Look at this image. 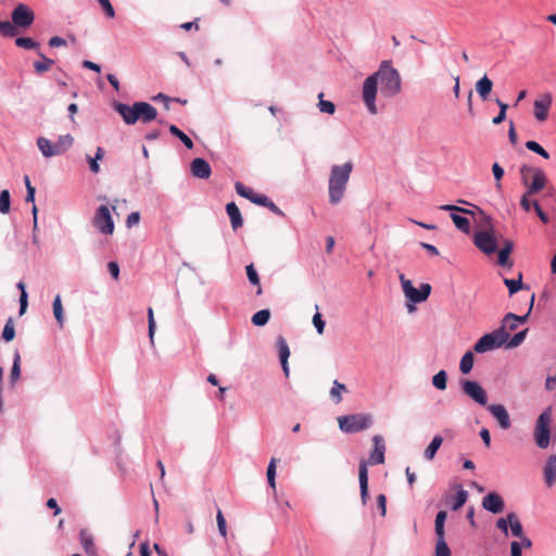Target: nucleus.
<instances>
[{"mask_svg":"<svg viewBox=\"0 0 556 556\" xmlns=\"http://www.w3.org/2000/svg\"><path fill=\"white\" fill-rule=\"evenodd\" d=\"M533 303H534V294L531 295V300H530V306H529V309L528 312L525 314V315H516L514 313H507L504 317H503V320H502V325H505L510 321V320H515V323H517V325L519 326L520 324H525L530 314H531V311H532V307H533Z\"/></svg>","mask_w":556,"mask_h":556,"instance_id":"nucleus-25","label":"nucleus"},{"mask_svg":"<svg viewBox=\"0 0 556 556\" xmlns=\"http://www.w3.org/2000/svg\"><path fill=\"white\" fill-rule=\"evenodd\" d=\"M226 213L229 216L230 224L233 230L241 228L243 225V217L238 205L235 202H229L226 204Z\"/></svg>","mask_w":556,"mask_h":556,"instance_id":"nucleus-20","label":"nucleus"},{"mask_svg":"<svg viewBox=\"0 0 556 556\" xmlns=\"http://www.w3.org/2000/svg\"><path fill=\"white\" fill-rule=\"evenodd\" d=\"M104 156V150L103 148L101 147H98L97 149V152H96V155L92 157L90 156L89 154L86 155V160L89 164V169L93 173V174H98L100 172V165H99V161L102 160Z\"/></svg>","mask_w":556,"mask_h":556,"instance_id":"nucleus-32","label":"nucleus"},{"mask_svg":"<svg viewBox=\"0 0 556 556\" xmlns=\"http://www.w3.org/2000/svg\"><path fill=\"white\" fill-rule=\"evenodd\" d=\"M378 84L380 91L384 97H393L401 91V76L390 61H382L379 70L368 76L363 85V100L371 114L377 113L376 94Z\"/></svg>","mask_w":556,"mask_h":556,"instance_id":"nucleus-1","label":"nucleus"},{"mask_svg":"<svg viewBox=\"0 0 556 556\" xmlns=\"http://www.w3.org/2000/svg\"><path fill=\"white\" fill-rule=\"evenodd\" d=\"M313 324L317 332L321 334L325 330L326 321L323 319V316L318 312L313 316Z\"/></svg>","mask_w":556,"mask_h":556,"instance_id":"nucleus-56","label":"nucleus"},{"mask_svg":"<svg viewBox=\"0 0 556 556\" xmlns=\"http://www.w3.org/2000/svg\"><path fill=\"white\" fill-rule=\"evenodd\" d=\"M277 348L280 363H286V361H288L290 356V349L286 339L282 336L277 337Z\"/></svg>","mask_w":556,"mask_h":556,"instance_id":"nucleus-37","label":"nucleus"},{"mask_svg":"<svg viewBox=\"0 0 556 556\" xmlns=\"http://www.w3.org/2000/svg\"><path fill=\"white\" fill-rule=\"evenodd\" d=\"M377 508L380 511L382 517L387 514V496L384 494H379L377 496Z\"/></svg>","mask_w":556,"mask_h":556,"instance_id":"nucleus-60","label":"nucleus"},{"mask_svg":"<svg viewBox=\"0 0 556 556\" xmlns=\"http://www.w3.org/2000/svg\"><path fill=\"white\" fill-rule=\"evenodd\" d=\"M482 507L492 514H500L505 508L503 497L496 492H490L482 498Z\"/></svg>","mask_w":556,"mask_h":556,"instance_id":"nucleus-16","label":"nucleus"},{"mask_svg":"<svg viewBox=\"0 0 556 556\" xmlns=\"http://www.w3.org/2000/svg\"><path fill=\"white\" fill-rule=\"evenodd\" d=\"M369 462L362 459L358 466V482L359 493L363 505H366L369 493H368V467Z\"/></svg>","mask_w":556,"mask_h":556,"instance_id":"nucleus-17","label":"nucleus"},{"mask_svg":"<svg viewBox=\"0 0 556 556\" xmlns=\"http://www.w3.org/2000/svg\"><path fill=\"white\" fill-rule=\"evenodd\" d=\"M451 218L458 230H460L465 233H469L470 220L467 217L462 216L457 213H452Z\"/></svg>","mask_w":556,"mask_h":556,"instance_id":"nucleus-36","label":"nucleus"},{"mask_svg":"<svg viewBox=\"0 0 556 556\" xmlns=\"http://www.w3.org/2000/svg\"><path fill=\"white\" fill-rule=\"evenodd\" d=\"M270 311L268 308H263L253 314L251 321L256 327H264L270 319Z\"/></svg>","mask_w":556,"mask_h":556,"instance_id":"nucleus-30","label":"nucleus"},{"mask_svg":"<svg viewBox=\"0 0 556 556\" xmlns=\"http://www.w3.org/2000/svg\"><path fill=\"white\" fill-rule=\"evenodd\" d=\"M108 270L110 273V275L112 276V278L114 279H118L119 277V266L116 262H110L108 264Z\"/></svg>","mask_w":556,"mask_h":556,"instance_id":"nucleus-64","label":"nucleus"},{"mask_svg":"<svg viewBox=\"0 0 556 556\" xmlns=\"http://www.w3.org/2000/svg\"><path fill=\"white\" fill-rule=\"evenodd\" d=\"M521 279H522L521 274H519L518 279L504 278V283L507 287L508 293L510 296L525 288L529 289V287H525Z\"/></svg>","mask_w":556,"mask_h":556,"instance_id":"nucleus-33","label":"nucleus"},{"mask_svg":"<svg viewBox=\"0 0 556 556\" xmlns=\"http://www.w3.org/2000/svg\"><path fill=\"white\" fill-rule=\"evenodd\" d=\"M551 407H547L536 419L534 441L540 448H547L551 443Z\"/></svg>","mask_w":556,"mask_h":556,"instance_id":"nucleus-7","label":"nucleus"},{"mask_svg":"<svg viewBox=\"0 0 556 556\" xmlns=\"http://www.w3.org/2000/svg\"><path fill=\"white\" fill-rule=\"evenodd\" d=\"M447 518L445 510H439L434 520V532L435 535H445L444 526Z\"/></svg>","mask_w":556,"mask_h":556,"instance_id":"nucleus-41","label":"nucleus"},{"mask_svg":"<svg viewBox=\"0 0 556 556\" xmlns=\"http://www.w3.org/2000/svg\"><path fill=\"white\" fill-rule=\"evenodd\" d=\"M532 206H533L538 217L540 218V220L543 224H548L549 218H548L547 214L542 210V207L540 206V204H539V202L536 200H534L532 202Z\"/></svg>","mask_w":556,"mask_h":556,"instance_id":"nucleus-57","label":"nucleus"},{"mask_svg":"<svg viewBox=\"0 0 556 556\" xmlns=\"http://www.w3.org/2000/svg\"><path fill=\"white\" fill-rule=\"evenodd\" d=\"M528 333V328L515 333L513 337L509 336L508 340L504 345L507 349H514L522 344Z\"/></svg>","mask_w":556,"mask_h":556,"instance_id":"nucleus-39","label":"nucleus"},{"mask_svg":"<svg viewBox=\"0 0 556 556\" xmlns=\"http://www.w3.org/2000/svg\"><path fill=\"white\" fill-rule=\"evenodd\" d=\"M93 227L102 235L111 236L114 232L115 224L106 205H100L92 218Z\"/></svg>","mask_w":556,"mask_h":556,"instance_id":"nucleus-8","label":"nucleus"},{"mask_svg":"<svg viewBox=\"0 0 556 556\" xmlns=\"http://www.w3.org/2000/svg\"><path fill=\"white\" fill-rule=\"evenodd\" d=\"M17 289L21 290V294H20V315L22 316L26 309H27V306H28V294L26 292V286L23 281H18L17 285H16Z\"/></svg>","mask_w":556,"mask_h":556,"instance_id":"nucleus-43","label":"nucleus"},{"mask_svg":"<svg viewBox=\"0 0 556 556\" xmlns=\"http://www.w3.org/2000/svg\"><path fill=\"white\" fill-rule=\"evenodd\" d=\"M318 108L321 112L327 114H333L336 111V106L331 101L323 99V93L319 94Z\"/></svg>","mask_w":556,"mask_h":556,"instance_id":"nucleus-54","label":"nucleus"},{"mask_svg":"<svg viewBox=\"0 0 556 556\" xmlns=\"http://www.w3.org/2000/svg\"><path fill=\"white\" fill-rule=\"evenodd\" d=\"M115 110L126 124H135L138 121L149 123L157 116L156 109L148 102H136L132 105L116 103Z\"/></svg>","mask_w":556,"mask_h":556,"instance_id":"nucleus-3","label":"nucleus"},{"mask_svg":"<svg viewBox=\"0 0 556 556\" xmlns=\"http://www.w3.org/2000/svg\"><path fill=\"white\" fill-rule=\"evenodd\" d=\"M443 443V438L440 434H435L429 445L424 452V457L428 460H432Z\"/></svg>","mask_w":556,"mask_h":556,"instance_id":"nucleus-27","label":"nucleus"},{"mask_svg":"<svg viewBox=\"0 0 556 556\" xmlns=\"http://www.w3.org/2000/svg\"><path fill=\"white\" fill-rule=\"evenodd\" d=\"M276 470H277V459L275 457H273L269 460V464L267 466L266 476H267L268 485L273 489L274 492L276 491Z\"/></svg>","mask_w":556,"mask_h":556,"instance_id":"nucleus-40","label":"nucleus"},{"mask_svg":"<svg viewBox=\"0 0 556 556\" xmlns=\"http://www.w3.org/2000/svg\"><path fill=\"white\" fill-rule=\"evenodd\" d=\"M544 481L547 486H552L556 481V455L548 456L544 466Z\"/></svg>","mask_w":556,"mask_h":556,"instance_id":"nucleus-21","label":"nucleus"},{"mask_svg":"<svg viewBox=\"0 0 556 556\" xmlns=\"http://www.w3.org/2000/svg\"><path fill=\"white\" fill-rule=\"evenodd\" d=\"M52 308H53V315H54V318H55L58 325L60 326V328H63L64 311H63L62 300H61L60 294L55 295L53 303H52Z\"/></svg>","mask_w":556,"mask_h":556,"instance_id":"nucleus-29","label":"nucleus"},{"mask_svg":"<svg viewBox=\"0 0 556 556\" xmlns=\"http://www.w3.org/2000/svg\"><path fill=\"white\" fill-rule=\"evenodd\" d=\"M15 45L20 48L24 49H36L38 47V42L29 37H18L15 40Z\"/></svg>","mask_w":556,"mask_h":556,"instance_id":"nucleus-53","label":"nucleus"},{"mask_svg":"<svg viewBox=\"0 0 556 556\" xmlns=\"http://www.w3.org/2000/svg\"><path fill=\"white\" fill-rule=\"evenodd\" d=\"M493 83L486 75L480 78L476 84V90L483 101L489 99Z\"/></svg>","mask_w":556,"mask_h":556,"instance_id":"nucleus-24","label":"nucleus"},{"mask_svg":"<svg viewBox=\"0 0 556 556\" xmlns=\"http://www.w3.org/2000/svg\"><path fill=\"white\" fill-rule=\"evenodd\" d=\"M346 391V387L344 383L334 380L332 383V388L330 390V396L336 404H339L342 401L341 392Z\"/></svg>","mask_w":556,"mask_h":556,"instance_id":"nucleus-45","label":"nucleus"},{"mask_svg":"<svg viewBox=\"0 0 556 556\" xmlns=\"http://www.w3.org/2000/svg\"><path fill=\"white\" fill-rule=\"evenodd\" d=\"M509 333L505 330V325H502L496 330L483 334L473 345L476 353H485L494 349L501 348L507 342Z\"/></svg>","mask_w":556,"mask_h":556,"instance_id":"nucleus-6","label":"nucleus"},{"mask_svg":"<svg viewBox=\"0 0 556 556\" xmlns=\"http://www.w3.org/2000/svg\"><path fill=\"white\" fill-rule=\"evenodd\" d=\"M269 198L266 195V194H263V193H254L251 202L253 204H256L258 206H264L267 205V203L269 202Z\"/></svg>","mask_w":556,"mask_h":556,"instance_id":"nucleus-59","label":"nucleus"},{"mask_svg":"<svg viewBox=\"0 0 556 556\" xmlns=\"http://www.w3.org/2000/svg\"><path fill=\"white\" fill-rule=\"evenodd\" d=\"M245 271H247V277H248L250 283L257 287L256 294L261 295L262 294V287H261L260 276H258V273L255 269L254 265L253 264H249L245 267Z\"/></svg>","mask_w":556,"mask_h":556,"instance_id":"nucleus-34","label":"nucleus"},{"mask_svg":"<svg viewBox=\"0 0 556 556\" xmlns=\"http://www.w3.org/2000/svg\"><path fill=\"white\" fill-rule=\"evenodd\" d=\"M486 409L496 419L498 426L507 430L511 427V420L506 407L502 404H490L486 405Z\"/></svg>","mask_w":556,"mask_h":556,"instance_id":"nucleus-14","label":"nucleus"},{"mask_svg":"<svg viewBox=\"0 0 556 556\" xmlns=\"http://www.w3.org/2000/svg\"><path fill=\"white\" fill-rule=\"evenodd\" d=\"M101 8L103 9V11L105 12V14L109 16V17H114L115 15V11H114V8L112 7L110 0H98Z\"/></svg>","mask_w":556,"mask_h":556,"instance_id":"nucleus-61","label":"nucleus"},{"mask_svg":"<svg viewBox=\"0 0 556 556\" xmlns=\"http://www.w3.org/2000/svg\"><path fill=\"white\" fill-rule=\"evenodd\" d=\"M545 184H546L545 173L542 169H536L533 175L532 182L528 187V190H527L528 194L538 193L545 187Z\"/></svg>","mask_w":556,"mask_h":556,"instance_id":"nucleus-22","label":"nucleus"},{"mask_svg":"<svg viewBox=\"0 0 556 556\" xmlns=\"http://www.w3.org/2000/svg\"><path fill=\"white\" fill-rule=\"evenodd\" d=\"M507 520L509 521V529L511 532V535L515 538H521L523 532V526L521 521L519 520L518 516L515 513H508L507 514Z\"/></svg>","mask_w":556,"mask_h":556,"instance_id":"nucleus-26","label":"nucleus"},{"mask_svg":"<svg viewBox=\"0 0 556 556\" xmlns=\"http://www.w3.org/2000/svg\"><path fill=\"white\" fill-rule=\"evenodd\" d=\"M38 55L42 59V61L35 62L34 68L37 74L41 75L52 67V65L54 64V61L52 59L45 56L40 51H38Z\"/></svg>","mask_w":556,"mask_h":556,"instance_id":"nucleus-38","label":"nucleus"},{"mask_svg":"<svg viewBox=\"0 0 556 556\" xmlns=\"http://www.w3.org/2000/svg\"><path fill=\"white\" fill-rule=\"evenodd\" d=\"M12 22L16 27H29L35 20L34 11L24 3H18L11 14Z\"/></svg>","mask_w":556,"mask_h":556,"instance_id":"nucleus-11","label":"nucleus"},{"mask_svg":"<svg viewBox=\"0 0 556 556\" xmlns=\"http://www.w3.org/2000/svg\"><path fill=\"white\" fill-rule=\"evenodd\" d=\"M402 289L407 300V308L408 312L415 311V304L425 302L430 293L431 286L429 283H421L417 289L413 286V282L408 279H405L404 275L400 276Z\"/></svg>","mask_w":556,"mask_h":556,"instance_id":"nucleus-5","label":"nucleus"},{"mask_svg":"<svg viewBox=\"0 0 556 556\" xmlns=\"http://www.w3.org/2000/svg\"><path fill=\"white\" fill-rule=\"evenodd\" d=\"M11 208V195L9 190L4 189L0 192V213L8 214Z\"/></svg>","mask_w":556,"mask_h":556,"instance_id":"nucleus-47","label":"nucleus"},{"mask_svg":"<svg viewBox=\"0 0 556 556\" xmlns=\"http://www.w3.org/2000/svg\"><path fill=\"white\" fill-rule=\"evenodd\" d=\"M492 173L495 179V187L497 190H500L502 188L501 181L505 174L504 168L500 165L498 162H494V164L492 165Z\"/></svg>","mask_w":556,"mask_h":556,"instance_id":"nucleus-51","label":"nucleus"},{"mask_svg":"<svg viewBox=\"0 0 556 556\" xmlns=\"http://www.w3.org/2000/svg\"><path fill=\"white\" fill-rule=\"evenodd\" d=\"M473 362H475L473 352L467 351L460 358V363H459L460 372L464 375L469 374L472 370Z\"/></svg>","mask_w":556,"mask_h":556,"instance_id":"nucleus-31","label":"nucleus"},{"mask_svg":"<svg viewBox=\"0 0 556 556\" xmlns=\"http://www.w3.org/2000/svg\"><path fill=\"white\" fill-rule=\"evenodd\" d=\"M526 147L528 150L540 154L544 159L549 157V154L547 153V151L541 144H539L538 141H526Z\"/></svg>","mask_w":556,"mask_h":556,"instance_id":"nucleus-52","label":"nucleus"},{"mask_svg":"<svg viewBox=\"0 0 556 556\" xmlns=\"http://www.w3.org/2000/svg\"><path fill=\"white\" fill-rule=\"evenodd\" d=\"M432 386L443 391L446 389L447 386V372L444 369L439 370L433 377H432Z\"/></svg>","mask_w":556,"mask_h":556,"instance_id":"nucleus-42","label":"nucleus"},{"mask_svg":"<svg viewBox=\"0 0 556 556\" xmlns=\"http://www.w3.org/2000/svg\"><path fill=\"white\" fill-rule=\"evenodd\" d=\"M38 149L45 157H51L65 153L73 141H36Z\"/></svg>","mask_w":556,"mask_h":556,"instance_id":"nucleus-12","label":"nucleus"},{"mask_svg":"<svg viewBox=\"0 0 556 556\" xmlns=\"http://www.w3.org/2000/svg\"><path fill=\"white\" fill-rule=\"evenodd\" d=\"M235 189L240 197L248 199L250 202L255 193L253 189L247 187L240 181L235 184Z\"/></svg>","mask_w":556,"mask_h":556,"instance_id":"nucleus-48","label":"nucleus"},{"mask_svg":"<svg viewBox=\"0 0 556 556\" xmlns=\"http://www.w3.org/2000/svg\"><path fill=\"white\" fill-rule=\"evenodd\" d=\"M514 250V242L509 239L504 240L503 247L497 248V264L502 267H511L510 253Z\"/></svg>","mask_w":556,"mask_h":556,"instance_id":"nucleus-19","label":"nucleus"},{"mask_svg":"<svg viewBox=\"0 0 556 556\" xmlns=\"http://www.w3.org/2000/svg\"><path fill=\"white\" fill-rule=\"evenodd\" d=\"M496 528L501 530L505 535H508L509 521L506 517H501L496 520Z\"/></svg>","mask_w":556,"mask_h":556,"instance_id":"nucleus-63","label":"nucleus"},{"mask_svg":"<svg viewBox=\"0 0 556 556\" xmlns=\"http://www.w3.org/2000/svg\"><path fill=\"white\" fill-rule=\"evenodd\" d=\"M79 541L88 556H92L96 554V546L93 542V536L86 529H81L79 531Z\"/></svg>","mask_w":556,"mask_h":556,"instance_id":"nucleus-23","label":"nucleus"},{"mask_svg":"<svg viewBox=\"0 0 556 556\" xmlns=\"http://www.w3.org/2000/svg\"><path fill=\"white\" fill-rule=\"evenodd\" d=\"M147 316H148V336H149L151 344H153L154 343V333L156 330V324H155V319H154L153 308L151 306L148 307V309H147Z\"/></svg>","mask_w":556,"mask_h":556,"instance_id":"nucleus-46","label":"nucleus"},{"mask_svg":"<svg viewBox=\"0 0 556 556\" xmlns=\"http://www.w3.org/2000/svg\"><path fill=\"white\" fill-rule=\"evenodd\" d=\"M473 244L485 255L494 254L497 251V239L493 228L476 231Z\"/></svg>","mask_w":556,"mask_h":556,"instance_id":"nucleus-9","label":"nucleus"},{"mask_svg":"<svg viewBox=\"0 0 556 556\" xmlns=\"http://www.w3.org/2000/svg\"><path fill=\"white\" fill-rule=\"evenodd\" d=\"M15 338V328L12 318H9L2 330V339L10 342Z\"/></svg>","mask_w":556,"mask_h":556,"instance_id":"nucleus-49","label":"nucleus"},{"mask_svg":"<svg viewBox=\"0 0 556 556\" xmlns=\"http://www.w3.org/2000/svg\"><path fill=\"white\" fill-rule=\"evenodd\" d=\"M139 222H140V213L131 212L126 218V226L128 228H131L132 226L138 225Z\"/></svg>","mask_w":556,"mask_h":556,"instance_id":"nucleus-62","label":"nucleus"},{"mask_svg":"<svg viewBox=\"0 0 556 556\" xmlns=\"http://www.w3.org/2000/svg\"><path fill=\"white\" fill-rule=\"evenodd\" d=\"M374 448L367 459L370 465H380L384 463L386 444L382 435L375 434L372 437Z\"/></svg>","mask_w":556,"mask_h":556,"instance_id":"nucleus-15","label":"nucleus"},{"mask_svg":"<svg viewBox=\"0 0 556 556\" xmlns=\"http://www.w3.org/2000/svg\"><path fill=\"white\" fill-rule=\"evenodd\" d=\"M21 376V355L20 352L16 350L14 352L13 356V364L10 372V382L12 386L18 380Z\"/></svg>","mask_w":556,"mask_h":556,"instance_id":"nucleus-35","label":"nucleus"},{"mask_svg":"<svg viewBox=\"0 0 556 556\" xmlns=\"http://www.w3.org/2000/svg\"><path fill=\"white\" fill-rule=\"evenodd\" d=\"M463 392L481 406L488 405V394L482 386L475 380L463 379L460 381Z\"/></svg>","mask_w":556,"mask_h":556,"instance_id":"nucleus-10","label":"nucleus"},{"mask_svg":"<svg viewBox=\"0 0 556 556\" xmlns=\"http://www.w3.org/2000/svg\"><path fill=\"white\" fill-rule=\"evenodd\" d=\"M16 28L13 22L0 21V34L5 37H14L16 35Z\"/></svg>","mask_w":556,"mask_h":556,"instance_id":"nucleus-50","label":"nucleus"},{"mask_svg":"<svg viewBox=\"0 0 556 556\" xmlns=\"http://www.w3.org/2000/svg\"><path fill=\"white\" fill-rule=\"evenodd\" d=\"M353 169L351 162L333 165L329 176V202L338 204L344 195L350 174Z\"/></svg>","mask_w":556,"mask_h":556,"instance_id":"nucleus-2","label":"nucleus"},{"mask_svg":"<svg viewBox=\"0 0 556 556\" xmlns=\"http://www.w3.org/2000/svg\"><path fill=\"white\" fill-rule=\"evenodd\" d=\"M458 488L459 490L452 496L453 502L451 504V509L454 511L462 508L468 500V492L464 490L460 484H458Z\"/></svg>","mask_w":556,"mask_h":556,"instance_id":"nucleus-28","label":"nucleus"},{"mask_svg":"<svg viewBox=\"0 0 556 556\" xmlns=\"http://www.w3.org/2000/svg\"><path fill=\"white\" fill-rule=\"evenodd\" d=\"M553 97L549 92L540 94L533 103V114L540 122H544L548 117V112L552 106Z\"/></svg>","mask_w":556,"mask_h":556,"instance_id":"nucleus-13","label":"nucleus"},{"mask_svg":"<svg viewBox=\"0 0 556 556\" xmlns=\"http://www.w3.org/2000/svg\"><path fill=\"white\" fill-rule=\"evenodd\" d=\"M339 429L344 433H357L371 427L370 414L356 413L338 417Z\"/></svg>","mask_w":556,"mask_h":556,"instance_id":"nucleus-4","label":"nucleus"},{"mask_svg":"<svg viewBox=\"0 0 556 556\" xmlns=\"http://www.w3.org/2000/svg\"><path fill=\"white\" fill-rule=\"evenodd\" d=\"M440 210L442 211H445V212H451L452 213H457V212H462V213H465V214H470L471 211L467 210V208H464V207H459L457 205H454V204H443L440 206Z\"/></svg>","mask_w":556,"mask_h":556,"instance_id":"nucleus-58","label":"nucleus"},{"mask_svg":"<svg viewBox=\"0 0 556 556\" xmlns=\"http://www.w3.org/2000/svg\"><path fill=\"white\" fill-rule=\"evenodd\" d=\"M216 521H217V528H218L219 534L223 538H226L227 536V523H226L224 514L222 513L220 509L217 510Z\"/></svg>","mask_w":556,"mask_h":556,"instance_id":"nucleus-55","label":"nucleus"},{"mask_svg":"<svg viewBox=\"0 0 556 556\" xmlns=\"http://www.w3.org/2000/svg\"><path fill=\"white\" fill-rule=\"evenodd\" d=\"M435 556H451V549L445 542V535H435Z\"/></svg>","mask_w":556,"mask_h":556,"instance_id":"nucleus-44","label":"nucleus"},{"mask_svg":"<svg viewBox=\"0 0 556 556\" xmlns=\"http://www.w3.org/2000/svg\"><path fill=\"white\" fill-rule=\"evenodd\" d=\"M190 170L194 177L200 179H207L212 174L210 163L202 157H195L192 160L190 164Z\"/></svg>","mask_w":556,"mask_h":556,"instance_id":"nucleus-18","label":"nucleus"}]
</instances>
